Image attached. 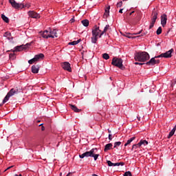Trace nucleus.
I'll return each mask as SVG.
<instances>
[{
  "label": "nucleus",
  "mask_w": 176,
  "mask_h": 176,
  "mask_svg": "<svg viewBox=\"0 0 176 176\" xmlns=\"http://www.w3.org/2000/svg\"><path fill=\"white\" fill-rule=\"evenodd\" d=\"M150 59V55L146 52H137L135 54V60L138 62H146Z\"/></svg>",
  "instance_id": "obj_1"
},
{
  "label": "nucleus",
  "mask_w": 176,
  "mask_h": 176,
  "mask_svg": "<svg viewBox=\"0 0 176 176\" xmlns=\"http://www.w3.org/2000/svg\"><path fill=\"white\" fill-rule=\"evenodd\" d=\"M98 153V148H92L89 151H87L81 155H80V158L83 159L84 157H94V160L96 161L99 157V154H97Z\"/></svg>",
  "instance_id": "obj_2"
},
{
  "label": "nucleus",
  "mask_w": 176,
  "mask_h": 176,
  "mask_svg": "<svg viewBox=\"0 0 176 176\" xmlns=\"http://www.w3.org/2000/svg\"><path fill=\"white\" fill-rule=\"evenodd\" d=\"M19 92H21V89L18 87L12 88L10 91L8 93L7 96L5 97V98L3 100V104L7 102L8 101L10 97H12V96H14L15 94H19Z\"/></svg>",
  "instance_id": "obj_3"
},
{
  "label": "nucleus",
  "mask_w": 176,
  "mask_h": 176,
  "mask_svg": "<svg viewBox=\"0 0 176 176\" xmlns=\"http://www.w3.org/2000/svg\"><path fill=\"white\" fill-rule=\"evenodd\" d=\"M101 32L99 27L95 26L94 29L92 30V37L91 43L96 44L98 41L99 34Z\"/></svg>",
  "instance_id": "obj_4"
},
{
  "label": "nucleus",
  "mask_w": 176,
  "mask_h": 176,
  "mask_svg": "<svg viewBox=\"0 0 176 176\" xmlns=\"http://www.w3.org/2000/svg\"><path fill=\"white\" fill-rule=\"evenodd\" d=\"M122 63H123V60H122V58L114 57L112 59L111 64L120 68V69H124V67L122 65Z\"/></svg>",
  "instance_id": "obj_5"
},
{
  "label": "nucleus",
  "mask_w": 176,
  "mask_h": 176,
  "mask_svg": "<svg viewBox=\"0 0 176 176\" xmlns=\"http://www.w3.org/2000/svg\"><path fill=\"white\" fill-rule=\"evenodd\" d=\"M30 46H31V43H28L25 45H18L14 48V50H8V52H21L23 50H27Z\"/></svg>",
  "instance_id": "obj_6"
},
{
  "label": "nucleus",
  "mask_w": 176,
  "mask_h": 176,
  "mask_svg": "<svg viewBox=\"0 0 176 176\" xmlns=\"http://www.w3.org/2000/svg\"><path fill=\"white\" fill-rule=\"evenodd\" d=\"M43 58H45V54H43V53L36 54L34 58L28 60V63L30 65H32L33 63L38 62L41 59H43Z\"/></svg>",
  "instance_id": "obj_7"
},
{
  "label": "nucleus",
  "mask_w": 176,
  "mask_h": 176,
  "mask_svg": "<svg viewBox=\"0 0 176 176\" xmlns=\"http://www.w3.org/2000/svg\"><path fill=\"white\" fill-rule=\"evenodd\" d=\"M174 52V49L171 48L168 51L162 53L158 56H155V58H170L172 57V54Z\"/></svg>",
  "instance_id": "obj_8"
},
{
  "label": "nucleus",
  "mask_w": 176,
  "mask_h": 176,
  "mask_svg": "<svg viewBox=\"0 0 176 176\" xmlns=\"http://www.w3.org/2000/svg\"><path fill=\"white\" fill-rule=\"evenodd\" d=\"M10 3L11 4V6H12V8L18 10V9H23L25 7H27V6H24L22 3H17L14 0H9Z\"/></svg>",
  "instance_id": "obj_9"
},
{
  "label": "nucleus",
  "mask_w": 176,
  "mask_h": 176,
  "mask_svg": "<svg viewBox=\"0 0 176 176\" xmlns=\"http://www.w3.org/2000/svg\"><path fill=\"white\" fill-rule=\"evenodd\" d=\"M41 36L43 38L47 39L50 38H54V36L50 34V30H45L44 32H41Z\"/></svg>",
  "instance_id": "obj_10"
},
{
  "label": "nucleus",
  "mask_w": 176,
  "mask_h": 176,
  "mask_svg": "<svg viewBox=\"0 0 176 176\" xmlns=\"http://www.w3.org/2000/svg\"><path fill=\"white\" fill-rule=\"evenodd\" d=\"M61 66L63 69L68 71L69 72H72L71 65L69 62H63L61 63Z\"/></svg>",
  "instance_id": "obj_11"
},
{
  "label": "nucleus",
  "mask_w": 176,
  "mask_h": 176,
  "mask_svg": "<svg viewBox=\"0 0 176 176\" xmlns=\"http://www.w3.org/2000/svg\"><path fill=\"white\" fill-rule=\"evenodd\" d=\"M28 14L30 17L34 18V19H38L41 17L40 15L34 11H29L28 12Z\"/></svg>",
  "instance_id": "obj_12"
},
{
  "label": "nucleus",
  "mask_w": 176,
  "mask_h": 176,
  "mask_svg": "<svg viewBox=\"0 0 176 176\" xmlns=\"http://www.w3.org/2000/svg\"><path fill=\"white\" fill-rule=\"evenodd\" d=\"M108 166L109 167H112V166H124V162H117V163H113L112 162H111L110 160H108L107 162Z\"/></svg>",
  "instance_id": "obj_13"
},
{
  "label": "nucleus",
  "mask_w": 176,
  "mask_h": 176,
  "mask_svg": "<svg viewBox=\"0 0 176 176\" xmlns=\"http://www.w3.org/2000/svg\"><path fill=\"white\" fill-rule=\"evenodd\" d=\"M167 15L166 14H163L162 16H161V24L162 25V27H165V25L167 23Z\"/></svg>",
  "instance_id": "obj_14"
},
{
  "label": "nucleus",
  "mask_w": 176,
  "mask_h": 176,
  "mask_svg": "<svg viewBox=\"0 0 176 176\" xmlns=\"http://www.w3.org/2000/svg\"><path fill=\"white\" fill-rule=\"evenodd\" d=\"M3 36L7 38V39L10 41V42L14 43L13 37L12 36V34L10 32H5Z\"/></svg>",
  "instance_id": "obj_15"
},
{
  "label": "nucleus",
  "mask_w": 176,
  "mask_h": 176,
  "mask_svg": "<svg viewBox=\"0 0 176 176\" xmlns=\"http://www.w3.org/2000/svg\"><path fill=\"white\" fill-rule=\"evenodd\" d=\"M31 69L33 74H38L40 70V66L38 65H33Z\"/></svg>",
  "instance_id": "obj_16"
},
{
  "label": "nucleus",
  "mask_w": 176,
  "mask_h": 176,
  "mask_svg": "<svg viewBox=\"0 0 176 176\" xmlns=\"http://www.w3.org/2000/svg\"><path fill=\"white\" fill-rule=\"evenodd\" d=\"M157 15H158L157 11L155 9H153L151 14L152 18L151 21L156 22V20L157 19Z\"/></svg>",
  "instance_id": "obj_17"
},
{
  "label": "nucleus",
  "mask_w": 176,
  "mask_h": 176,
  "mask_svg": "<svg viewBox=\"0 0 176 176\" xmlns=\"http://www.w3.org/2000/svg\"><path fill=\"white\" fill-rule=\"evenodd\" d=\"M49 30H50V35H52L53 36V37H50L51 38H58L56 29H54L53 30H52L50 28H49Z\"/></svg>",
  "instance_id": "obj_18"
},
{
  "label": "nucleus",
  "mask_w": 176,
  "mask_h": 176,
  "mask_svg": "<svg viewBox=\"0 0 176 176\" xmlns=\"http://www.w3.org/2000/svg\"><path fill=\"white\" fill-rule=\"evenodd\" d=\"M110 9H111L110 6H109L108 7H107L105 8L104 14V16H103L104 19H107L109 16V15H110Z\"/></svg>",
  "instance_id": "obj_19"
},
{
  "label": "nucleus",
  "mask_w": 176,
  "mask_h": 176,
  "mask_svg": "<svg viewBox=\"0 0 176 176\" xmlns=\"http://www.w3.org/2000/svg\"><path fill=\"white\" fill-rule=\"evenodd\" d=\"M155 58H159V57H153V58H151L149 60H148V62H147L146 63V65H151V66H153V65H155Z\"/></svg>",
  "instance_id": "obj_20"
},
{
  "label": "nucleus",
  "mask_w": 176,
  "mask_h": 176,
  "mask_svg": "<svg viewBox=\"0 0 176 176\" xmlns=\"http://www.w3.org/2000/svg\"><path fill=\"white\" fill-rule=\"evenodd\" d=\"M69 106L71 107V109L76 113H80L81 111V109H78L76 105L69 104Z\"/></svg>",
  "instance_id": "obj_21"
},
{
  "label": "nucleus",
  "mask_w": 176,
  "mask_h": 176,
  "mask_svg": "<svg viewBox=\"0 0 176 176\" xmlns=\"http://www.w3.org/2000/svg\"><path fill=\"white\" fill-rule=\"evenodd\" d=\"M176 131V127L175 126L170 132H169V135L168 136V138L170 139L171 137H173Z\"/></svg>",
  "instance_id": "obj_22"
},
{
  "label": "nucleus",
  "mask_w": 176,
  "mask_h": 176,
  "mask_svg": "<svg viewBox=\"0 0 176 176\" xmlns=\"http://www.w3.org/2000/svg\"><path fill=\"white\" fill-rule=\"evenodd\" d=\"M80 42H81V39H78L77 41L69 42V45H76L79 44Z\"/></svg>",
  "instance_id": "obj_23"
},
{
  "label": "nucleus",
  "mask_w": 176,
  "mask_h": 176,
  "mask_svg": "<svg viewBox=\"0 0 176 176\" xmlns=\"http://www.w3.org/2000/svg\"><path fill=\"white\" fill-rule=\"evenodd\" d=\"M81 23H82L83 26L87 27L89 25V21L87 19H84L81 21Z\"/></svg>",
  "instance_id": "obj_24"
},
{
  "label": "nucleus",
  "mask_w": 176,
  "mask_h": 176,
  "mask_svg": "<svg viewBox=\"0 0 176 176\" xmlns=\"http://www.w3.org/2000/svg\"><path fill=\"white\" fill-rule=\"evenodd\" d=\"M112 144H107L104 146V151L107 152V151H109L111 148H112Z\"/></svg>",
  "instance_id": "obj_25"
},
{
  "label": "nucleus",
  "mask_w": 176,
  "mask_h": 176,
  "mask_svg": "<svg viewBox=\"0 0 176 176\" xmlns=\"http://www.w3.org/2000/svg\"><path fill=\"white\" fill-rule=\"evenodd\" d=\"M102 58L105 60H109L110 58V56L107 53L102 54Z\"/></svg>",
  "instance_id": "obj_26"
},
{
  "label": "nucleus",
  "mask_w": 176,
  "mask_h": 176,
  "mask_svg": "<svg viewBox=\"0 0 176 176\" xmlns=\"http://www.w3.org/2000/svg\"><path fill=\"white\" fill-rule=\"evenodd\" d=\"M148 144V142L146 140H141L139 143L140 146L144 145L146 146Z\"/></svg>",
  "instance_id": "obj_27"
},
{
  "label": "nucleus",
  "mask_w": 176,
  "mask_h": 176,
  "mask_svg": "<svg viewBox=\"0 0 176 176\" xmlns=\"http://www.w3.org/2000/svg\"><path fill=\"white\" fill-rule=\"evenodd\" d=\"M111 26L109 25H106V26L104 27L102 32L103 34H105V32H107L108 30H110Z\"/></svg>",
  "instance_id": "obj_28"
},
{
  "label": "nucleus",
  "mask_w": 176,
  "mask_h": 176,
  "mask_svg": "<svg viewBox=\"0 0 176 176\" xmlns=\"http://www.w3.org/2000/svg\"><path fill=\"white\" fill-rule=\"evenodd\" d=\"M135 139V137L131 138L130 140H129L127 141V142L124 144V146H128L129 144H130Z\"/></svg>",
  "instance_id": "obj_29"
},
{
  "label": "nucleus",
  "mask_w": 176,
  "mask_h": 176,
  "mask_svg": "<svg viewBox=\"0 0 176 176\" xmlns=\"http://www.w3.org/2000/svg\"><path fill=\"white\" fill-rule=\"evenodd\" d=\"M162 32V27H159L157 28V30H156V34L157 35H160Z\"/></svg>",
  "instance_id": "obj_30"
},
{
  "label": "nucleus",
  "mask_w": 176,
  "mask_h": 176,
  "mask_svg": "<svg viewBox=\"0 0 176 176\" xmlns=\"http://www.w3.org/2000/svg\"><path fill=\"white\" fill-rule=\"evenodd\" d=\"M1 18L3 19V20L6 22V23H9V19L4 14L1 15Z\"/></svg>",
  "instance_id": "obj_31"
},
{
  "label": "nucleus",
  "mask_w": 176,
  "mask_h": 176,
  "mask_svg": "<svg viewBox=\"0 0 176 176\" xmlns=\"http://www.w3.org/2000/svg\"><path fill=\"white\" fill-rule=\"evenodd\" d=\"M16 58V54L14 53L10 54V59L14 60Z\"/></svg>",
  "instance_id": "obj_32"
},
{
  "label": "nucleus",
  "mask_w": 176,
  "mask_h": 176,
  "mask_svg": "<svg viewBox=\"0 0 176 176\" xmlns=\"http://www.w3.org/2000/svg\"><path fill=\"white\" fill-rule=\"evenodd\" d=\"M155 23V21L151 20L149 30H151V28L154 27Z\"/></svg>",
  "instance_id": "obj_33"
},
{
  "label": "nucleus",
  "mask_w": 176,
  "mask_h": 176,
  "mask_svg": "<svg viewBox=\"0 0 176 176\" xmlns=\"http://www.w3.org/2000/svg\"><path fill=\"white\" fill-rule=\"evenodd\" d=\"M140 146H141V145H139V143L137 144H134L133 146L132 151H133L134 149H137L138 147H140Z\"/></svg>",
  "instance_id": "obj_34"
},
{
  "label": "nucleus",
  "mask_w": 176,
  "mask_h": 176,
  "mask_svg": "<svg viewBox=\"0 0 176 176\" xmlns=\"http://www.w3.org/2000/svg\"><path fill=\"white\" fill-rule=\"evenodd\" d=\"M121 144L120 142H117L114 143V148H117V146H119Z\"/></svg>",
  "instance_id": "obj_35"
},
{
  "label": "nucleus",
  "mask_w": 176,
  "mask_h": 176,
  "mask_svg": "<svg viewBox=\"0 0 176 176\" xmlns=\"http://www.w3.org/2000/svg\"><path fill=\"white\" fill-rule=\"evenodd\" d=\"M124 176H132V174L130 171H127L124 173Z\"/></svg>",
  "instance_id": "obj_36"
},
{
  "label": "nucleus",
  "mask_w": 176,
  "mask_h": 176,
  "mask_svg": "<svg viewBox=\"0 0 176 176\" xmlns=\"http://www.w3.org/2000/svg\"><path fill=\"white\" fill-rule=\"evenodd\" d=\"M126 37H127L128 38H135V37H133V36H132V34H127V35H126Z\"/></svg>",
  "instance_id": "obj_37"
},
{
  "label": "nucleus",
  "mask_w": 176,
  "mask_h": 176,
  "mask_svg": "<svg viewBox=\"0 0 176 176\" xmlns=\"http://www.w3.org/2000/svg\"><path fill=\"white\" fill-rule=\"evenodd\" d=\"M160 60L159 59H155V65H157V64H160Z\"/></svg>",
  "instance_id": "obj_38"
},
{
  "label": "nucleus",
  "mask_w": 176,
  "mask_h": 176,
  "mask_svg": "<svg viewBox=\"0 0 176 176\" xmlns=\"http://www.w3.org/2000/svg\"><path fill=\"white\" fill-rule=\"evenodd\" d=\"M39 126H41V131H45V126H43V124H40Z\"/></svg>",
  "instance_id": "obj_39"
},
{
  "label": "nucleus",
  "mask_w": 176,
  "mask_h": 176,
  "mask_svg": "<svg viewBox=\"0 0 176 176\" xmlns=\"http://www.w3.org/2000/svg\"><path fill=\"white\" fill-rule=\"evenodd\" d=\"M104 33L102 32L100 34H98V37L99 38H101L102 36H104Z\"/></svg>",
  "instance_id": "obj_40"
},
{
  "label": "nucleus",
  "mask_w": 176,
  "mask_h": 176,
  "mask_svg": "<svg viewBox=\"0 0 176 176\" xmlns=\"http://www.w3.org/2000/svg\"><path fill=\"white\" fill-rule=\"evenodd\" d=\"M135 65H144V63H141L140 62H135Z\"/></svg>",
  "instance_id": "obj_41"
},
{
  "label": "nucleus",
  "mask_w": 176,
  "mask_h": 176,
  "mask_svg": "<svg viewBox=\"0 0 176 176\" xmlns=\"http://www.w3.org/2000/svg\"><path fill=\"white\" fill-rule=\"evenodd\" d=\"M122 2L120 1V2H119V3H117V7H118V8H120V7L122 6Z\"/></svg>",
  "instance_id": "obj_42"
},
{
  "label": "nucleus",
  "mask_w": 176,
  "mask_h": 176,
  "mask_svg": "<svg viewBox=\"0 0 176 176\" xmlns=\"http://www.w3.org/2000/svg\"><path fill=\"white\" fill-rule=\"evenodd\" d=\"M142 32V30L140 31L138 33H135L133 34L134 35H140V34H141Z\"/></svg>",
  "instance_id": "obj_43"
},
{
  "label": "nucleus",
  "mask_w": 176,
  "mask_h": 176,
  "mask_svg": "<svg viewBox=\"0 0 176 176\" xmlns=\"http://www.w3.org/2000/svg\"><path fill=\"white\" fill-rule=\"evenodd\" d=\"M109 140H112V135L111 134L109 135Z\"/></svg>",
  "instance_id": "obj_44"
},
{
  "label": "nucleus",
  "mask_w": 176,
  "mask_h": 176,
  "mask_svg": "<svg viewBox=\"0 0 176 176\" xmlns=\"http://www.w3.org/2000/svg\"><path fill=\"white\" fill-rule=\"evenodd\" d=\"M134 12H135V11L131 12L129 14V16H131Z\"/></svg>",
  "instance_id": "obj_45"
},
{
  "label": "nucleus",
  "mask_w": 176,
  "mask_h": 176,
  "mask_svg": "<svg viewBox=\"0 0 176 176\" xmlns=\"http://www.w3.org/2000/svg\"><path fill=\"white\" fill-rule=\"evenodd\" d=\"M122 10H123V9L120 10L119 12L122 14Z\"/></svg>",
  "instance_id": "obj_46"
},
{
  "label": "nucleus",
  "mask_w": 176,
  "mask_h": 176,
  "mask_svg": "<svg viewBox=\"0 0 176 176\" xmlns=\"http://www.w3.org/2000/svg\"><path fill=\"white\" fill-rule=\"evenodd\" d=\"M72 175V173H69L67 176H71Z\"/></svg>",
  "instance_id": "obj_47"
},
{
  "label": "nucleus",
  "mask_w": 176,
  "mask_h": 176,
  "mask_svg": "<svg viewBox=\"0 0 176 176\" xmlns=\"http://www.w3.org/2000/svg\"><path fill=\"white\" fill-rule=\"evenodd\" d=\"M146 36V33H143V34L141 35V36Z\"/></svg>",
  "instance_id": "obj_48"
},
{
  "label": "nucleus",
  "mask_w": 176,
  "mask_h": 176,
  "mask_svg": "<svg viewBox=\"0 0 176 176\" xmlns=\"http://www.w3.org/2000/svg\"><path fill=\"white\" fill-rule=\"evenodd\" d=\"M10 167H8L7 169L5 170V172H6L7 170H10Z\"/></svg>",
  "instance_id": "obj_49"
},
{
  "label": "nucleus",
  "mask_w": 176,
  "mask_h": 176,
  "mask_svg": "<svg viewBox=\"0 0 176 176\" xmlns=\"http://www.w3.org/2000/svg\"><path fill=\"white\" fill-rule=\"evenodd\" d=\"M14 176H22V175H21V174H19V175H18L17 174H15Z\"/></svg>",
  "instance_id": "obj_50"
},
{
  "label": "nucleus",
  "mask_w": 176,
  "mask_h": 176,
  "mask_svg": "<svg viewBox=\"0 0 176 176\" xmlns=\"http://www.w3.org/2000/svg\"><path fill=\"white\" fill-rule=\"evenodd\" d=\"M92 176H98V175L96 174H92Z\"/></svg>",
  "instance_id": "obj_51"
},
{
  "label": "nucleus",
  "mask_w": 176,
  "mask_h": 176,
  "mask_svg": "<svg viewBox=\"0 0 176 176\" xmlns=\"http://www.w3.org/2000/svg\"><path fill=\"white\" fill-rule=\"evenodd\" d=\"M71 21H72V23H73V22L74 21V19H72L71 20Z\"/></svg>",
  "instance_id": "obj_52"
},
{
  "label": "nucleus",
  "mask_w": 176,
  "mask_h": 176,
  "mask_svg": "<svg viewBox=\"0 0 176 176\" xmlns=\"http://www.w3.org/2000/svg\"><path fill=\"white\" fill-rule=\"evenodd\" d=\"M12 167H14V166H10L9 168H12Z\"/></svg>",
  "instance_id": "obj_53"
},
{
  "label": "nucleus",
  "mask_w": 176,
  "mask_h": 176,
  "mask_svg": "<svg viewBox=\"0 0 176 176\" xmlns=\"http://www.w3.org/2000/svg\"><path fill=\"white\" fill-rule=\"evenodd\" d=\"M12 167H14V166H10L9 168H12Z\"/></svg>",
  "instance_id": "obj_54"
},
{
  "label": "nucleus",
  "mask_w": 176,
  "mask_h": 176,
  "mask_svg": "<svg viewBox=\"0 0 176 176\" xmlns=\"http://www.w3.org/2000/svg\"><path fill=\"white\" fill-rule=\"evenodd\" d=\"M138 119L139 120H140V117H138Z\"/></svg>",
  "instance_id": "obj_55"
},
{
  "label": "nucleus",
  "mask_w": 176,
  "mask_h": 176,
  "mask_svg": "<svg viewBox=\"0 0 176 176\" xmlns=\"http://www.w3.org/2000/svg\"><path fill=\"white\" fill-rule=\"evenodd\" d=\"M62 175V173H60V176H61Z\"/></svg>",
  "instance_id": "obj_56"
},
{
  "label": "nucleus",
  "mask_w": 176,
  "mask_h": 176,
  "mask_svg": "<svg viewBox=\"0 0 176 176\" xmlns=\"http://www.w3.org/2000/svg\"><path fill=\"white\" fill-rule=\"evenodd\" d=\"M109 133H111V131H109Z\"/></svg>",
  "instance_id": "obj_57"
},
{
  "label": "nucleus",
  "mask_w": 176,
  "mask_h": 176,
  "mask_svg": "<svg viewBox=\"0 0 176 176\" xmlns=\"http://www.w3.org/2000/svg\"><path fill=\"white\" fill-rule=\"evenodd\" d=\"M140 37V36H138V38Z\"/></svg>",
  "instance_id": "obj_58"
},
{
  "label": "nucleus",
  "mask_w": 176,
  "mask_h": 176,
  "mask_svg": "<svg viewBox=\"0 0 176 176\" xmlns=\"http://www.w3.org/2000/svg\"><path fill=\"white\" fill-rule=\"evenodd\" d=\"M38 122H40V120H38Z\"/></svg>",
  "instance_id": "obj_59"
}]
</instances>
